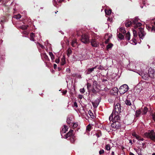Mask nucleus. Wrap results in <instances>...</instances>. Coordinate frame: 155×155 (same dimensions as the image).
<instances>
[{
	"label": "nucleus",
	"mask_w": 155,
	"mask_h": 155,
	"mask_svg": "<svg viewBox=\"0 0 155 155\" xmlns=\"http://www.w3.org/2000/svg\"><path fill=\"white\" fill-rule=\"evenodd\" d=\"M91 45L92 47H97L99 46V42L95 39H92L91 41Z\"/></svg>",
	"instance_id": "obj_8"
},
{
	"label": "nucleus",
	"mask_w": 155,
	"mask_h": 155,
	"mask_svg": "<svg viewBox=\"0 0 155 155\" xmlns=\"http://www.w3.org/2000/svg\"><path fill=\"white\" fill-rule=\"evenodd\" d=\"M90 113L89 114L91 117V116H94L93 113L91 111H90Z\"/></svg>",
	"instance_id": "obj_58"
},
{
	"label": "nucleus",
	"mask_w": 155,
	"mask_h": 155,
	"mask_svg": "<svg viewBox=\"0 0 155 155\" xmlns=\"http://www.w3.org/2000/svg\"><path fill=\"white\" fill-rule=\"evenodd\" d=\"M125 25L126 27H129L131 25H132V22L129 20H127L125 22Z\"/></svg>",
	"instance_id": "obj_15"
},
{
	"label": "nucleus",
	"mask_w": 155,
	"mask_h": 155,
	"mask_svg": "<svg viewBox=\"0 0 155 155\" xmlns=\"http://www.w3.org/2000/svg\"><path fill=\"white\" fill-rule=\"evenodd\" d=\"M110 40V38H108L105 41V43L107 44Z\"/></svg>",
	"instance_id": "obj_56"
},
{
	"label": "nucleus",
	"mask_w": 155,
	"mask_h": 155,
	"mask_svg": "<svg viewBox=\"0 0 155 155\" xmlns=\"http://www.w3.org/2000/svg\"><path fill=\"white\" fill-rule=\"evenodd\" d=\"M81 40L84 44L88 43L90 42L89 37L86 34H83L81 36Z\"/></svg>",
	"instance_id": "obj_4"
},
{
	"label": "nucleus",
	"mask_w": 155,
	"mask_h": 155,
	"mask_svg": "<svg viewBox=\"0 0 155 155\" xmlns=\"http://www.w3.org/2000/svg\"><path fill=\"white\" fill-rule=\"evenodd\" d=\"M96 136L99 137L102 136L101 132L100 130L98 131L97 133H96Z\"/></svg>",
	"instance_id": "obj_26"
},
{
	"label": "nucleus",
	"mask_w": 155,
	"mask_h": 155,
	"mask_svg": "<svg viewBox=\"0 0 155 155\" xmlns=\"http://www.w3.org/2000/svg\"><path fill=\"white\" fill-rule=\"evenodd\" d=\"M64 128H62V131L61 132L62 133H64L67 131V126L66 125H64Z\"/></svg>",
	"instance_id": "obj_21"
},
{
	"label": "nucleus",
	"mask_w": 155,
	"mask_h": 155,
	"mask_svg": "<svg viewBox=\"0 0 155 155\" xmlns=\"http://www.w3.org/2000/svg\"><path fill=\"white\" fill-rule=\"evenodd\" d=\"M120 31L124 34L126 33V31L124 28H120Z\"/></svg>",
	"instance_id": "obj_24"
},
{
	"label": "nucleus",
	"mask_w": 155,
	"mask_h": 155,
	"mask_svg": "<svg viewBox=\"0 0 155 155\" xmlns=\"http://www.w3.org/2000/svg\"><path fill=\"white\" fill-rule=\"evenodd\" d=\"M28 26L26 25H22L21 27V28L23 30H26Z\"/></svg>",
	"instance_id": "obj_42"
},
{
	"label": "nucleus",
	"mask_w": 155,
	"mask_h": 155,
	"mask_svg": "<svg viewBox=\"0 0 155 155\" xmlns=\"http://www.w3.org/2000/svg\"><path fill=\"white\" fill-rule=\"evenodd\" d=\"M151 31L153 33L155 32V26H152L151 29Z\"/></svg>",
	"instance_id": "obj_44"
},
{
	"label": "nucleus",
	"mask_w": 155,
	"mask_h": 155,
	"mask_svg": "<svg viewBox=\"0 0 155 155\" xmlns=\"http://www.w3.org/2000/svg\"><path fill=\"white\" fill-rule=\"evenodd\" d=\"M111 127L113 128L118 129L120 127V124L119 121L113 122V123L111 124Z\"/></svg>",
	"instance_id": "obj_9"
},
{
	"label": "nucleus",
	"mask_w": 155,
	"mask_h": 155,
	"mask_svg": "<svg viewBox=\"0 0 155 155\" xmlns=\"http://www.w3.org/2000/svg\"><path fill=\"white\" fill-rule=\"evenodd\" d=\"M141 113L140 110H137L136 112V117H138L141 114Z\"/></svg>",
	"instance_id": "obj_22"
},
{
	"label": "nucleus",
	"mask_w": 155,
	"mask_h": 155,
	"mask_svg": "<svg viewBox=\"0 0 155 155\" xmlns=\"http://www.w3.org/2000/svg\"><path fill=\"white\" fill-rule=\"evenodd\" d=\"M144 135L147 138H150L151 140L155 142V133L153 130L145 133Z\"/></svg>",
	"instance_id": "obj_2"
},
{
	"label": "nucleus",
	"mask_w": 155,
	"mask_h": 155,
	"mask_svg": "<svg viewBox=\"0 0 155 155\" xmlns=\"http://www.w3.org/2000/svg\"><path fill=\"white\" fill-rule=\"evenodd\" d=\"M113 46V44H112V43H110L107 45V49H108L112 48V47Z\"/></svg>",
	"instance_id": "obj_36"
},
{
	"label": "nucleus",
	"mask_w": 155,
	"mask_h": 155,
	"mask_svg": "<svg viewBox=\"0 0 155 155\" xmlns=\"http://www.w3.org/2000/svg\"><path fill=\"white\" fill-rule=\"evenodd\" d=\"M125 103L127 106H131L132 105L131 101L129 99H126L125 101Z\"/></svg>",
	"instance_id": "obj_17"
},
{
	"label": "nucleus",
	"mask_w": 155,
	"mask_h": 155,
	"mask_svg": "<svg viewBox=\"0 0 155 155\" xmlns=\"http://www.w3.org/2000/svg\"><path fill=\"white\" fill-rule=\"evenodd\" d=\"M70 138L71 142L72 143H74L76 140L75 136L74 135L72 136V137H70Z\"/></svg>",
	"instance_id": "obj_20"
},
{
	"label": "nucleus",
	"mask_w": 155,
	"mask_h": 155,
	"mask_svg": "<svg viewBox=\"0 0 155 155\" xmlns=\"http://www.w3.org/2000/svg\"><path fill=\"white\" fill-rule=\"evenodd\" d=\"M97 82L96 81H94L93 82V87H94L95 88L97 87Z\"/></svg>",
	"instance_id": "obj_38"
},
{
	"label": "nucleus",
	"mask_w": 155,
	"mask_h": 155,
	"mask_svg": "<svg viewBox=\"0 0 155 155\" xmlns=\"http://www.w3.org/2000/svg\"><path fill=\"white\" fill-rule=\"evenodd\" d=\"M73 130H70L65 135V138H68V137H70V138L72 137V136H74V135L73 134Z\"/></svg>",
	"instance_id": "obj_12"
},
{
	"label": "nucleus",
	"mask_w": 155,
	"mask_h": 155,
	"mask_svg": "<svg viewBox=\"0 0 155 155\" xmlns=\"http://www.w3.org/2000/svg\"><path fill=\"white\" fill-rule=\"evenodd\" d=\"M49 55H50L51 59L52 61H53L54 57L53 53L52 52H49Z\"/></svg>",
	"instance_id": "obj_30"
},
{
	"label": "nucleus",
	"mask_w": 155,
	"mask_h": 155,
	"mask_svg": "<svg viewBox=\"0 0 155 155\" xmlns=\"http://www.w3.org/2000/svg\"><path fill=\"white\" fill-rule=\"evenodd\" d=\"M140 137V136L137 135V136L135 137L137 140H139Z\"/></svg>",
	"instance_id": "obj_54"
},
{
	"label": "nucleus",
	"mask_w": 155,
	"mask_h": 155,
	"mask_svg": "<svg viewBox=\"0 0 155 155\" xmlns=\"http://www.w3.org/2000/svg\"><path fill=\"white\" fill-rule=\"evenodd\" d=\"M97 68V66H96L93 68H89L87 69L85 71V73L86 75H88L91 74L94 71V69H95Z\"/></svg>",
	"instance_id": "obj_10"
},
{
	"label": "nucleus",
	"mask_w": 155,
	"mask_h": 155,
	"mask_svg": "<svg viewBox=\"0 0 155 155\" xmlns=\"http://www.w3.org/2000/svg\"><path fill=\"white\" fill-rule=\"evenodd\" d=\"M77 41L75 40H73L71 42V45L73 47L75 46V45Z\"/></svg>",
	"instance_id": "obj_28"
},
{
	"label": "nucleus",
	"mask_w": 155,
	"mask_h": 155,
	"mask_svg": "<svg viewBox=\"0 0 155 155\" xmlns=\"http://www.w3.org/2000/svg\"><path fill=\"white\" fill-rule=\"evenodd\" d=\"M80 92L82 94H83L85 92V90L84 88H81L80 90Z\"/></svg>",
	"instance_id": "obj_45"
},
{
	"label": "nucleus",
	"mask_w": 155,
	"mask_h": 155,
	"mask_svg": "<svg viewBox=\"0 0 155 155\" xmlns=\"http://www.w3.org/2000/svg\"><path fill=\"white\" fill-rule=\"evenodd\" d=\"M67 92V91L66 90H65V91H64L62 92L63 95H65L66 94Z\"/></svg>",
	"instance_id": "obj_55"
},
{
	"label": "nucleus",
	"mask_w": 155,
	"mask_h": 155,
	"mask_svg": "<svg viewBox=\"0 0 155 155\" xmlns=\"http://www.w3.org/2000/svg\"><path fill=\"white\" fill-rule=\"evenodd\" d=\"M129 155H135L133 153L130 152L129 154Z\"/></svg>",
	"instance_id": "obj_63"
},
{
	"label": "nucleus",
	"mask_w": 155,
	"mask_h": 155,
	"mask_svg": "<svg viewBox=\"0 0 155 155\" xmlns=\"http://www.w3.org/2000/svg\"><path fill=\"white\" fill-rule=\"evenodd\" d=\"M59 62L60 60L59 58L55 60V62L57 64L59 63Z\"/></svg>",
	"instance_id": "obj_51"
},
{
	"label": "nucleus",
	"mask_w": 155,
	"mask_h": 155,
	"mask_svg": "<svg viewBox=\"0 0 155 155\" xmlns=\"http://www.w3.org/2000/svg\"><path fill=\"white\" fill-rule=\"evenodd\" d=\"M57 64H54V69H55L57 68Z\"/></svg>",
	"instance_id": "obj_59"
},
{
	"label": "nucleus",
	"mask_w": 155,
	"mask_h": 155,
	"mask_svg": "<svg viewBox=\"0 0 155 155\" xmlns=\"http://www.w3.org/2000/svg\"><path fill=\"white\" fill-rule=\"evenodd\" d=\"M30 40L31 41H34V37L35 36V34L33 33H31L30 35Z\"/></svg>",
	"instance_id": "obj_19"
},
{
	"label": "nucleus",
	"mask_w": 155,
	"mask_h": 155,
	"mask_svg": "<svg viewBox=\"0 0 155 155\" xmlns=\"http://www.w3.org/2000/svg\"><path fill=\"white\" fill-rule=\"evenodd\" d=\"M71 120L70 118H68L67 119L66 122L68 124L70 125L71 123Z\"/></svg>",
	"instance_id": "obj_33"
},
{
	"label": "nucleus",
	"mask_w": 155,
	"mask_h": 155,
	"mask_svg": "<svg viewBox=\"0 0 155 155\" xmlns=\"http://www.w3.org/2000/svg\"><path fill=\"white\" fill-rule=\"evenodd\" d=\"M114 115V110L113 111L112 113L110 115L109 117V120L110 121H112V122H113V116Z\"/></svg>",
	"instance_id": "obj_23"
},
{
	"label": "nucleus",
	"mask_w": 155,
	"mask_h": 155,
	"mask_svg": "<svg viewBox=\"0 0 155 155\" xmlns=\"http://www.w3.org/2000/svg\"><path fill=\"white\" fill-rule=\"evenodd\" d=\"M142 147L143 148H144V147H146V146H145V143H142Z\"/></svg>",
	"instance_id": "obj_60"
},
{
	"label": "nucleus",
	"mask_w": 155,
	"mask_h": 155,
	"mask_svg": "<svg viewBox=\"0 0 155 155\" xmlns=\"http://www.w3.org/2000/svg\"><path fill=\"white\" fill-rule=\"evenodd\" d=\"M152 116L153 120L155 122V114H153L152 115Z\"/></svg>",
	"instance_id": "obj_52"
},
{
	"label": "nucleus",
	"mask_w": 155,
	"mask_h": 155,
	"mask_svg": "<svg viewBox=\"0 0 155 155\" xmlns=\"http://www.w3.org/2000/svg\"><path fill=\"white\" fill-rule=\"evenodd\" d=\"M128 86L126 84L121 85L119 89V91L120 94H124L127 92L129 90Z\"/></svg>",
	"instance_id": "obj_3"
},
{
	"label": "nucleus",
	"mask_w": 155,
	"mask_h": 155,
	"mask_svg": "<svg viewBox=\"0 0 155 155\" xmlns=\"http://www.w3.org/2000/svg\"><path fill=\"white\" fill-rule=\"evenodd\" d=\"M78 126V124L77 123H74L73 124V125L72 127L73 129H74L77 127Z\"/></svg>",
	"instance_id": "obj_41"
},
{
	"label": "nucleus",
	"mask_w": 155,
	"mask_h": 155,
	"mask_svg": "<svg viewBox=\"0 0 155 155\" xmlns=\"http://www.w3.org/2000/svg\"><path fill=\"white\" fill-rule=\"evenodd\" d=\"M5 21H6L5 19V17H3L2 18V19L1 20V21H0V24L2 25V27H3V23H4Z\"/></svg>",
	"instance_id": "obj_27"
},
{
	"label": "nucleus",
	"mask_w": 155,
	"mask_h": 155,
	"mask_svg": "<svg viewBox=\"0 0 155 155\" xmlns=\"http://www.w3.org/2000/svg\"><path fill=\"white\" fill-rule=\"evenodd\" d=\"M129 141V143H130L131 144H132V141L131 140H130Z\"/></svg>",
	"instance_id": "obj_62"
},
{
	"label": "nucleus",
	"mask_w": 155,
	"mask_h": 155,
	"mask_svg": "<svg viewBox=\"0 0 155 155\" xmlns=\"http://www.w3.org/2000/svg\"><path fill=\"white\" fill-rule=\"evenodd\" d=\"M105 11L106 14L108 15H110L111 13V10H105Z\"/></svg>",
	"instance_id": "obj_25"
},
{
	"label": "nucleus",
	"mask_w": 155,
	"mask_h": 155,
	"mask_svg": "<svg viewBox=\"0 0 155 155\" xmlns=\"http://www.w3.org/2000/svg\"><path fill=\"white\" fill-rule=\"evenodd\" d=\"M146 28L149 31H151L152 27H150L149 26L147 25Z\"/></svg>",
	"instance_id": "obj_47"
},
{
	"label": "nucleus",
	"mask_w": 155,
	"mask_h": 155,
	"mask_svg": "<svg viewBox=\"0 0 155 155\" xmlns=\"http://www.w3.org/2000/svg\"><path fill=\"white\" fill-rule=\"evenodd\" d=\"M149 77L151 78H155V73L153 70L151 68H149L148 70V74Z\"/></svg>",
	"instance_id": "obj_7"
},
{
	"label": "nucleus",
	"mask_w": 155,
	"mask_h": 155,
	"mask_svg": "<svg viewBox=\"0 0 155 155\" xmlns=\"http://www.w3.org/2000/svg\"><path fill=\"white\" fill-rule=\"evenodd\" d=\"M92 88L91 84L89 83H87V88L88 90L89 91Z\"/></svg>",
	"instance_id": "obj_31"
},
{
	"label": "nucleus",
	"mask_w": 155,
	"mask_h": 155,
	"mask_svg": "<svg viewBox=\"0 0 155 155\" xmlns=\"http://www.w3.org/2000/svg\"><path fill=\"white\" fill-rule=\"evenodd\" d=\"M94 87H93L91 89L90 91H91L93 93H95L96 92V91Z\"/></svg>",
	"instance_id": "obj_43"
},
{
	"label": "nucleus",
	"mask_w": 155,
	"mask_h": 155,
	"mask_svg": "<svg viewBox=\"0 0 155 155\" xmlns=\"http://www.w3.org/2000/svg\"><path fill=\"white\" fill-rule=\"evenodd\" d=\"M148 108L146 107H145L143 110V113L144 114H146L147 113V112Z\"/></svg>",
	"instance_id": "obj_29"
},
{
	"label": "nucleus",
	"mask_w": 155,
	"mask_h": 155,
	"mask_svg": "<svg viewBox=\"0 0 155 155\" xmlns=\"http://www.w3.org/2000/svg\"><path fill=\"white\" fill-rule=\"evenodd\" d=\"M114 117L113 120V122L118 121V120L120 119V117L118 116V114L114 113Z\"/></svg>",
	"instance_id": "obj_13"
},
{
	"label": "nucleus",
	"mask_w": 155,
	"mask_h": 155,
	"mask_svg": "<svg viewBox=\"0 0 155 155\" xmlns=\"http://www.w3.org/2000/svg\"><path fill=\"white\" fill-rule=\"evenodd\" d=\"M139 19L137 17L135 18V19L132 20V24L133 25H134V28L136 29L138 27V35L140 39H143L144 37L146 35V33L144 31L143 28H142L141 26L142 24L138 22Z\"/></svg>",
	"instance_id": "obj_1"
},
{
	"label": "nucleus",
	"mask_w": 155,
	"mask_h": 155,
	"mask_svg": "<svg viewBox=\"0 0 155 155\" xmlns=\"http://www.w3.org/2000/svg\"><path fill=\"white\" fill-rule=\"evenodd\" d=\"M37 44H38L43 49L44 48V46L40 44V43H38Z\"/></svg>",
	"instance_id": "obj_48"
},
{
	"label": "nucleus",
	"mask_w": 155,
	"mask_h": 155,
	"mask_svg": "<svg viewBox=\"0 0 155 155\" xmlns=\"http://www.w3.org/2000/svg\"><path fill=\"white\" fill-rule=\"evenodd\" d=\"M66 63L65 60L64 58H62L61 59V65H64Z\"/></svg>",
	"instance_id": "obj_32"
},
{
	"label": "nucleus",
	"mask_w": 155,
	"mask_h": 155,
	"mask_svg": "<svg viewBox=\"0 0 155 155\" xmlns=\"http://www.w3.org/2000/svg\"><path fill=\"white\" fill-rule=\"evenodd\" d=\"M21 17V15L20 14H18L17 15H14V18H15L17 19H19Z\"/></svg>",
	"instance_id": "obj_34"
},
{
	"label": "nucleus",
	"mask_w": 155,
	"mask_h": 155,
	"mask_svg": "<svg viewBox=\"0 0 155 155\" xmlns=\"http://www.w3.org/2000/svg\"><path fill=\"white\" fill-rule=\"evenodd\" d=\"M104 153V150L101 149V150L99 151V154L100 155H101L103 154Z\"/></svg>",
	"instance_id": "obj_46"
},
{
	"label": "nucleus",
	"mask_w": 155,
	"mask_h": 155,
	"mask_svg": "<svg viewBox=\"0 0 155 155\" xmlns=\"http://www.w3.org/2000/svg\"><path fill=\"white\" fill-rule=\"evenodd\" d=\"M72 51L69 49H68L67 50V55L68 56H69L71 54Z\"/></svg>",
	"instance_id": "obj_37"
},
{
	"label": "nucleus",
	"mask_w": 155,
	"mask_h": 155,
	"mask_svg": "<svg viewBox=\"0 0 155 155\" xmlns=\"http://www.w3.org/2000/svg\"><path fill=\"white\" fill-rule=\"evenodd\" d=\"M144 140V139L143 138L141 137H140V138L139 140H142V141H143Z\"/></svg>",
	"instance_id": "obj_61"
},
{
	"label": "nucleus",
	"mask_w": 155,
	"mask_h": 155,
	"mask_svg": "<svg viewBox=\"0 0 155 155\" xmlns=\"http://www.w3.org/2000/svg\"><path fill=\"white\" fill-rule=\"evenodd\" d=\"M100 101V98L97 99L94 102L92 101L91 102V103L92 104L94 108H96L98 105Z\"/></svg>",
	"instance_id": "obj_11"
},
{
	"label": "nucleus",
	"mask_w": 155,
	"mask_h": 155,
	"mask_svg": "<svg viewBox=\"0 0 155 155\" xmlns=\"http://www.w3.org/2000/svg\"><path fill=\"white\" fill-rule=\"evenodd\" d=\"M105 149L106 150H110V146L109 144H107L106 145Z\"/></svg>",
	"instance_id": "obj_39"
},
{
	"label": "nucleus",
	"mask_w": 155,
	"mask_h": 155,
	"mask_svg": "<svg viewBox=\"0 0 155 155\" xmlns=\"http://www.w3.org/2000/svg\"><path fill=\"white\" fill-rule=\"evenodd\" d=\"M41 56L42 58H44V60H45L47 61H50V59L48 57L45 53H41Z\"/></svg>",
	"instance_id": "obj_14"
},
{
	"label": "nucleus",
	"mask_w": 155,
	"mask_h": 155,
	"mask_svg": "<svg viewBox=\"0 0 155 155\" xmlns=\"http://www.w3.org/2000/svg\"><path fill=\"white\" fill-rule=\"evenodd\" d=\"M118 37L120 40L123 39L124 38V36L122 35L121 33H117Z\"/></svg>",
	"instance_id": "obj_18"
},
{
	"label": "nucleus",
	"mask_w": 155,
	"mask_h": 155,
	"mask_svg": "<svg viewBox=\"0 0 155 155\" xmlns=\"http://www.w3.org/2000/svg\"><path fill=\"white\" fill-rule=\"evenodd\" d=\"M130 34L129 31H128L127 33H126L125 35V38H126V39L127 41H129L130 40Z\"/></svg>",
	"instance_id": "obj_16"
},
{
	"label": "nucleus",
	"mask_w": 155,
	"mask_h": 155,
	"mask_svg": "<svg viewBox=\"0 0 155 155\" xmlns=\"http://www.w3.org/2000/svg\"><path fill=\"white\" fill-rule=\"evenodd\" d=\"M137 153L138 155H142V154L141 153L140 151L139 150H138L137 151Z\"/></svg>",
	"instance_id": "obj_50"
},
{
	"label": "nucleus",
	"mask_w": 155,
	"mask_h": 155,
	"mask_svg": "<svg viewBox=\"0 0 155 155\" xmlns=\"http://www.w3.org/2000/svg\"><path fill=\"white\" fill-rule=\"evenodd\" d=\"M137 134L135 132H133L132 133V136H133L135 137H136L137 135Z\"/></svg>",
	"instance_id": "obj_49"
},
{
	"label": "nucleus",
	"mask_w": 155,
	"mask_h": 155,
	"mask_svg": "<svg viewBox=\"0 0 155 155\" xmlns=\"http://www.w3.org/2000/svg\"><path fill=\"white\" fill-rule=\"evenodd\" d=\"M91 126L90 124H88L86 127V130L88 131H90L91 128Z\"/></svg>",
	"instance_id": "obj_40"
},
{
	"label": "nucleus",
	"mask_w": 155,
	"mask_h": 155,
	"mask_svg": "<svg viewBox=\"0 0 155 155\" xmlns=\"http://www.w3.org/2000/svg\"><path fill=\"white\" fill-rule=\"evenodd\" d=\"M83 97V95H79V98L80 99H82Z\"/></svg>",
	"instance_id": "obj_57"
},
{
	"label": "nucleus",
	"mask_w": 155,
	"mask_h": 155,
	"mask_svg": "<svg viewBox=\"0 0 155 155\" xmlns=\"http://www.w3.org/2000/svg\"><path fill=\"white\" fill-rule=\"evenodd\" d=\"M149 77L148 74H145L143 76L142 78L145 80H147L148 79V77Z\"/></svg>",
	"instance_id": "obj_35"
},
{
	"label": "nucleus",
	"mask_w": 155,
	"mask_h": 155,
	"mask_svg": "<svg viewBox=\"0 0 155 155\" xmlns=\"http://www.w3.org/2000/svg\"><path fill=\"white\" fill-rule=\"evenodd\" d=\"M115 105L114 113L117 114H119L121 112V108L120 104L119 103H117L116 104L115 103H114Z\"/></svg>",
	"instance_id": "obj_5"
},
{
	"label": "nucleus",
	"mask_w": 155,
	"mask_h": 155,
	"mask_svg": "<svg viewBox=\"0 0 155 155\" xmlns=\"http://www.w3.org/2000/svg\"><path fill=\"white\" fill-rule=\"evenodd\" d=\"M74 107H78V104L76 102H75L74 103Z\"/></svg>",
	"instance_id": "obj_53"
},
{
	"label": "nucleus",
	"mask_w": 155,
	"mask_h": 155,
	"mask_svg": "<svg viewBox=\"0 0 155 155\" xmlns=\"http://www.w3.org/2000/svg\"><path fill=\"white\" fill-rule=\"evenodd\" d=\"M133 34L134 35V37L132 39V40L130 41H132V43H134L135 45L137 44V41L136 38H137V31L135 30H134L133 31Z\"/></svg>",
	"instance_id": "obj_6"
},
{
	"label": "nucleus",
	"mask_w": 155,
	"mask_h": 155,
	"mask_svg": "<svg viewBox=\"0 0 155 155\" xmlns=\"http://www.w3.org/2000/svg\"><path fill=\"white\" fill-rule=\"evenodd\" d=\"M111 155H114V151L112 152Z\"/></svg>",
	"instance_id": "obj_64"
}]
</instances>
